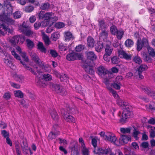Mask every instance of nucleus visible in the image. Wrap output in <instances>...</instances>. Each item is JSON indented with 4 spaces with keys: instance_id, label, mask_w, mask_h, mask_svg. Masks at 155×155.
<instances>
[{
    "instance_id": "26",
    "label": "nucleus",
    "mask_w": 155,
    "mask_h": 155,
    "mask_svg": "<svg viewBox=\"0 0 155 155\" xmlns=\"http://www.w3.org/2000/svg\"><path fill=\"white\" fill-rule=\"evenodd\" d=\"M64 40L65 41H68L74 39L72 34L70 32H65L64 33Z\"/></svg>"
},
{
    "instance_id": "18",
    "label": "nucleus",
    "mask_w": 155,
    "mask_h": 155,
    "mask_svg": "<svg viewBox=\"0 0 155 155\" xmlns=\"http://www.w3.org/2000/svg\"><path fill=\"white\" fill-rule=\"evenodd\" d=\"M35 81L37 85L40 87L44 86L45 84L44 82V80L43 78H41V76L39 74L38 76H36Z\"/></svg>"
},
{
    "instance_id": "63",
    "label": "nucleus",
    "mask_w": 155,
    "mask_h": 155,
    "mask_svg": "<svg viewBox=\"0 0 155 155\" xmlns=\"http://www.w3.org/2000/svg\"><path fill=\"white\" fill-rule=\"evenodd\" d=\"M34 9V7L32 6H28L25 7V10L26 12H30L32 11Z\"/></svg>"
},
{
    "instance_id": "8",
    "label": "nucleus",
    "mask_w": 155,
    "mask_h": 155,
    "mask_svg": "<svg viewBox=\"0 0 155 155\" xmlns=\"http://www.w3.org/2000/svg\"><path fill=\"white\" fill-rule=\"evenodd\" d=\"M44 19L47 22L53 23L58 20V18L52 12H47L45 14Z\"/></svg>"
},
{
    "instance_id": "34",
    "label": "nucleus",
    "mask_w": 155,
    "mask_h": 155,
    "mask_svg": "<svg viewBox=\"0 0 155 155\" xmlns=\"http://www.w3.org/2000/svg\"><path fill=\"white\" fill-rule=\"evenodd\" d=\"M0 25L1 26V28L4 30L5 33H6L7 32L10 33H12V30L8 28V26H6L4 23L0 24Z\"/></svg>"
},
{
    "instance_id": "15",
    "label": "nucleus",
    "mask_w": 155,
    "mask_h": 155,
    "mask_svg": "<svg viewBox=\"0 0 155 155\" xmlns=\"http://www.w3.org/2000/svg\"><path fill=\"white\" fill-rule=\"evenodd\" d=\"M4 5L6 7V12L5 14H6V15H8L12 14L13 9L10 3L8 0H6L4 1Z\"/></svg>"
},
{
    "instance_id": "27",
    "label": "nucleus",
    "mask_w": 155,
    "mask_h": 155,
    "mask_svg": "<svg viewBox=\"0 0 155 155\" xmlns=\"http://www.w3.org/2000/svg\"><path fill=\"white\" fill-rule=\"evenodd\" d=\"M29 28V26L26 23L24 22L22 24L18 25V28L21 32H23Z\"/></svg>"
},
{
    "instance_id": "30",
    "label": "nucleus",
    "mask_w": 155,
    "mask_h": 155,
    "mask_svg": "<svg viewBox=\"0 0 155 155\" xmlns=\"http://www.w3.org/2000/svg\"><path fill=\"white\" fill-rule=\"evenodd\" d=\"M43 39L45 42V45L47 46L49 45L51 43L49 37L47 36L44 32L42 33Z\"/></svg>"
},
{
    "instance_id": "9",
    "label": "nucleus",
    "mask_w": 155,
    "mask_h": 155,
    "mask_svg": "<svg viewBox=\"0 0 155 155\" xmlns=\"http://www.w3.org/2000/svg\"><path fill=\"white\" fill-rule=\"evenodd\" d=\"M21 148L23 153L24 154H28L29 152H30L31 155L33 153L31 151L30 147H28L26 139H24L23 140L22 144H21Z\"/></svg>"
},
{
    "instance_id": "20",
    "label": "nucleus",
    "mask_w": 155,
    "mask_h": 155,
    "mask_svg": "<svg viewBox=\"0 0 155 155\" xmlns=\"http://www.w3.org/2000/svg\"><path fill=\"white\" fill-rule=\"evenodd\" d=\"M86 72L89 74H93L94 73V70L90 64L86 63L84 65Z\"/></svg>"
},
{
    "instance_id": "33",
    "label": "nucleus",
    "mask_w": 155,
    "mask_h": 155,
    "mask_svg": "<svg viewBox=\"0 0 155 155\" xmlns=\"http://www.w3.org/2000/svg\"><path fill=\"white\" fill-rule=\"evenodd\" d=\"M15 80L19 82H22L24 80V77L21 75L15 74L14 75Z\"/></svg>"
},
{
    "instance_id": "46",
    "label": "nucleus",
    "mask_w": 155,
    "mask_h": 155,
    "mask_svg": "<svg viewBox=\"0 0 155 155\" xmlns=\"http://www.w3.org/2000/svg\"><path fill=\"white\" fill-rule=\"evenodd\" d=\"M108 89L109 90L110 93H111L114 97L115 98H117L119 96L117 93L116 91L114 90L112 88L110 87H108Z\"/></svg>"
},
{
    "instance_id": "24",
    "label": "nucleus",
    "mask_w": 155,
    "mask_h": 155,
    "mask_svg": "<svg viewBox=\"0 0 155 155\" xmlns=\"http://www.w3.org/2000/svg\"><path fill=\"white\" fill-rule=\"evenodd\" d=\"M37 46L38 49L41 52L45 53L46 52V49L42 42L39 41L37 45Z\"/></svg>"
},
{
    "instance_id": "2",
    "label": "nucleus",
    "mask_w": 155,
    "mask_h": 155,
    "mask_svg": "<svg viewBox=\"0 0 155 155\" xmlns=\"http://www.w3.org/2000/svg\"><path fill=\"white\" fill-rule=\"evenodd\" d=\"M97 73L100 77L104 78H109V75L111 74L106 68L102 66L97 68Z\"/></svg>"
},
{
    "instance_id": "56",
    "label": "nucleus",
    "mask_w": 155,
    "mask_h": 155,
    "mask_svg": "<svg viewBox=\"0 0 155 155\" xmlns=\"http://www.w3.org/2000/svg\"><path fill=\"white\" fill-rule=\"evenodd\" d=\"M21 13L19 11L15 12L13 14V17L15 18H19L21 17Z\"/></svg>"
},
{
    "instance_id": "64",
    "label": "nucleus",
    "mask_w": 155,
    "mask_h": 155,
    "mask_svg": "<svg viewBox=\"0 0 155 155\" xmlns=\"http://www.w3.org/2000/svg\"><path fill=\"white\" fill-rule=\"evenodd\" d=\"M137 49L138 51H140L141 50L143 46V44L140 42V41H137Z\"/></svg>"
},
{
    "instance_id": "13",
    "label": "nucleus",
    "mask_w": 155,
    "mask_h": 155,
    "mask_svg": "<svg viewBox=\"0 0 155 155\" xmlns=\"http://www.w3.org/2000/svg\"><path fill=\"white\" fill-rule=\"evenodd\" d=\"M1 53L4 54L5 57L3 59L4 62L7 65H9L12 63L11 57L10 54L6 52L3 50L1 51Z\"/></svg>"
},
{
    "instance_id": "25",
    "label": "nucleus",
    "mask_w": 155,
    "mask_h": 155,
    "mask_svg": "<svg viewBox=\"0 0 155 155\" xmlns=\"http://www.w3.org/2000/svg\"><path fill=\"white\" fill-rule=\"evenodd\" d=\"M95 41L94 39L91 36H89L87 38V46L90 48H93L94 45Z\"/></svg>"
},
{
    "instance_id": "48",
    "label": "nucleus",
    "mask_w": 155,
    "mask_h": 155,
    "mask_svg": "<svg viewBox=\"0 0 155 155\" xmlns=\"http://www.w3.org/2000/svg\"><path fill=\"white\" fill-rule=\"evenodd\" d=\"M113 87L117 90H119L120 88V86L122 85L121 83H117L114 82L112 84Z\"/></svg>"
},
{
    "instance_id": "7",
    "label": "nucleus",
    "mask_w": 155,
    "mask_h": 155,
    "mask_svg": "<svg viewBox=\"0 0 155 155\" xmlns=\"http://www.w3.org/2000/svg\"><path fill=\"white\" fill-rule=\"evenodd\" d=\"M66 58L68 61H74L77 60H81L82 55L81 54L72 52L67 55Z\"/></svg>"
},
{
    "instance_id": "19",
    "label": "nucleus",
    "mask_w": 155,
    "mask_h": 155,
    "mask_svg": "<svg viewBox=\"0 0 155 155\" xmlns=\"http://www.w3.org/2000/svg\"><path fill=\"white\" fill-rule=\"evenodd\" d=\"M15 37V40L16 45L19 43V44H22L24 42L25 40V37L22 35H15L14 36Z\"/></svg>"
},
{
    "instance_id": "38",
    "label": "nucleus",
    "mask_w": 155,
    "mask_h": 155,
    "mask_svg": "<svg viewBox=\"0 0 155 155\" xmlns=\"http://www.w3.org/2000/svg\"><path fill=\"white\" fill-rule=\"evenodd\" d=\"M140 134V132L136 127L134 128L133 136L134 138L136 140H137L139 139L138 135Z\"/></svg>"
},
{
    "instance_id": "49",
    "label": "nucleus",
    "mask_w": 155,
    "mask_h": 155,
    "mask_svg": "<svg viewBox=\"0 0 155 155\" xmlns=\"http://www.w3.org/2000/svg\"><path fill=\"white\" fill-rule=\"evenodd\" d=\"M124 34V32L123 31L118 30L116 33V35L117 38L118 39H120L123 37Z\"/></svg>"
},
{
    "instance_id": "11",
    "label": "nucleus",
    "mask_w": 155,
    "mask_h": 155,
    "mask_svg": "<svg viewBox=\"0 0 155 155\" xmlns=\"http://www.w3.org/2000/svg\"><path fill=\"white\" fill-rule=\"evenodd\" d=\"M30 56L32 60L38 66L42 67L44 66L43 62L39 59L38 56L35 53H31Z\"/></svg>"
},
{
    "instance_id": "44",
    "label": "nucleus",
    "mask_w": 155,
    "mask_h": 155,
    "mask_svg": "<svg viewBox=\"0 0 155 155\" xmlns=\"http://www.w3.org/2000/svg\"><path fill=\"white\" fill-rule=\"evenodd\" d=\"M82 154L83 155H89L90 152L88 149L86 147L81 149Z\"/></svg>"
},
{
    "instance_id": "45",
    "label": "nucleus",
    "mask_w": 155,
    "mask_h": 155,
    "mask_svg": "<svg viewBox=\"0 0 155 155\" xmlns=\"http://www.w3.org/2000/svg\"><path fill=\"white\" fill-rule=\"evenodd\" d=\"M148 52L150 55L152 57L154 56L155 55V51L152 48L148 47H147Z\"/></svg>"
},
{
    "instance_id": "58",
    "label": "nucleus",
    "mask_w": 155,
    "mask_h": 155,
    "mask_svg": "<svg viewBox=\"0 0 155 155\" xmlns=\"http://www.w3.org/2000/svg\"><path fill=\"white\" fill-rule=\"evenodd\" d=\"M15 147L17 155L21 154L20 146L18 143L15 144Z\"/></svg>"
},
{
    "instance_id": "61",
    "label": "nucleus",
    "mask_w": 155,
    "mask_h": 155,
    "mask_svg": "<svg viewBox=\"0 0 155 155\" xmlns=\"http://www.w3.org/2000/svg\"><path fill=\"white\" fill-rule=\"evenodd\" d=\"M65 26L64 24L61 22H58L56 23L55 26L57 28H61L64 27Z\"/></svg>"
},
{
    "instance_id": "51",
    "label": "nucleus",
    "mask_w": 155,
    "mask_h": 155,
    "mask_svg": "<svg viewBox=\"0 0 155 155\" xmlns=\"http://www.w3.org/2000/svg\"><path fill=\"white\" fill-rule=\"evenodd\" d=\"M111 62L114 64H117L120 61V59L117 56H114L111 59Z\"/></svg>"
},
{
    "instance_id": "52",
    "label": "nucleus",
    "mask_w": 155,
    "mask_h": 155,
    "mask_svg": "<svg viewBox=\"0 0 155 155\" xmlns=\"http://www.w3.org/2000/svg\"><path fill=\"white\" fill-rule=\"evenodd\" d=\"M43 78L45 81H50L52 79L51 75L48 74H44L43 76Z\"/></svg>"
},
{
    "instance_id": "12",
    "label": "nucleus",
    "mask_w": 155,
    "mask_h": 155,
    "mask_svg": "<svg viewBox=\"0 0 155 155\" xmlns=\"http://www.w3.org/2000/svg\"><path fill=\"white\" fill-rule=\"evenodd\" d=\"M61 113L63 115V117L64 119L67 122H74L75 119L72 116L67 114V112H65L64 109L61 110Z\"/></svg>"
},
{
    "instance_id": "14",
    "label": "nucleus",
    "mask_w": 155,
    "mask_h": 155,
    "mask_svg": "<svg viewBox=\"0 0 155 155\" xmlns=\"http://www.w3.org/2000/svg\"><path fill=\"white\" fill-rule=\"evenodd\" d=\"M104 137V139L105 140L115 144V142L117 140V138L114 134L111 133H107Z\"/></svg>"
},
{
    "instance_id": "60",
    "label": "nucleus",
    "mask_w": 155,
    "mask_h": 155,
    "mask_svg": "<svg viewBox=\"0 0 155 155\" xmlns=\"http://www.w3.org/2000/svg\"><path fill=\"white\" fill-rule=\"evenodd\" d=\"M84 48V46L81 45H79L76 46L75 48L76 51L80 52L83 50Z\"/></svg>"
},
{
    "instance_id": "17",
    "label": "nucleus",
    "mask_w": 155,
    "mask_h": 155,
    "mask_svg": "<svg viewBox=\"0 0 155 155\" xmlns=\"http://www.w3.org/2000/svg\"><path fill=\"white\" fill-rule=\"evenodd\" d=\"M118 54L119 56L121 58H123L127 60L131 59V55L130 54H127L123 50L119 51Z\"/></svg>"
},
{
    "instance_id": "28",
    "label": "nucleus",
    "mask_w": 155,
    "mask_h": 155,
    "mask_svg": "<svg viewBox=\"0 0 155 155\" xmlns=\"http://www.w3.org/2000/svg\"><path fill=\"white\" fill-rule=\"evenodd\" d=\"M108 36V31L106 30H101L99 35L100 38L104 40Z\"/></svg>"
},
{
    "instance_id": "21",
    "label": "nucleus",
    "mask_w": 155,
    "mask_h": 155,
    "mask_svg": "<svg viewBox=\"0 0 155 155\" xmlns=\"http://www.w3.org/2000/svg\"><path fill=\"white\" fill-rule=\"evenodd\" d=\"M86 55L88 59L94 61L96 59L97 56L93 51H89L87 53Z\"/></svg>"
},
{
    "instance_id": "59",
    "label": "nucleus",
    "mask_w": 155,
    "mask_h": 155,
    "mask_svg": "<svg viewBox=\"0 0 155 155\" xmlns=\"http://www.w3.org/2000/svg\"><path fill=\"white\" fill-rule=\"evenodd\" d=\"M121 132L124 134L129 133L130 132V130L129 128H121L120 129Z\"/></svg>"
},
{
    "instance_id": "50",
    "label": "nucleus",
    "mask_w": 155,
    "mask_h": 155,
    "mask_svg": "<svg viewBox=\"0 0 155 155\" xmlns=\"http://www.w3.org/2000/svg\"><path fill=\"white\" fill-rule=\"evenodd\" d=\"M110 31L111 34L114 35H116V33L118 30L117 27L114 25L111 26L110 28Z\"/></svg>"
},
{
    "instance_id": "54",
    "label": "nucleus",
    "mask_w": 155,
    "mask_h": 155,
    "mask_svg": "<svg viewBox=\"0 0 155 155\" xmlns=\"http://www.w3.org/2000/svg\"><path fill=\"white\" fill-rule=\"evenodd\" d=\"M50 5L48 3H44L41 5L40 7V8L43 10H45L49 8Z\"/></svg>"
},
{
    "instance_id": "23",
    "label": "nucleus",
    "mask_w": 155,
    "mask_h": 155,
    "mask_svg": "<svg viewBox=\"0 0 155 155\" xmlns=\"http://www.w3.org/2000/svg\"><path fill=\"white\" fill-rule=\"evenodd\" d=\"M98 25L99 29L101 30H106L108 28L107 25L105 23L103 20L98 21Z\"/></svg>"
},
{
    "instance_id": "41",
    "label": "nucleus",
    "mask_w": 155,
    "mask_h": 155,
    "mask_svg": "<svg viewBox=\"0 0 155 155\" xmlns=\"http://www.w3.org/2000/svg\"><path fill=\"white\" fill-rule=\"evenodd\" d=\"M20 62L24 65L25 68L27 70H29L31 73L34 74V75H36V74L35 71L33 69L31 68L27 65L26 64H25L23 62H22L21 61H20Z\"/></svg>"
},
{
    "instance_id": "43",
    "label": "nucleus",
    "mask_w": 155,
    "mask_h": 155,
    "mask_svg": "<svg viewBox=\"0 0 155 155\" xmlns=\"http://www.w3.org/2000/svg\"><path fill=\"white\" fill-rule=\"evenodd\" d=\"M59 34L58 32H55L53 33L51 36V38L53 41H56L59 37Z\"/></svg>"
},
{
    "instance_id": "62",
    "label": "nucleus",
    "mask_w": 155,
    "mask_h": 155,
    "mask_svg": "<svg viewBox=\"0 0 155 155\" xmlns=\"http://www.w3.org/2000/svg\"><path fill=\"white\" fill-rule=\"evenodd\" d=\"M133 60L135 62L139 64L141 63L142 62L140 58L137 56H135Z\"/></svg>"
},
{
    "instance_id": "37",
    "label": "nucleus",
    "mask_w": 155,
    "mask_h": 155,
    "mask_svg": "<svg viewBox=\"0 0 155 155\" xmlns=\"http://www.w3.org/2000/svg\"><path fill=\"white\" fill-rule=\"evenodd\" d=\"M103 46L102 43H101L100 42H98L95 45L96 51L98 52L101 51L102 50Z\"/></svg>"
},
{
    "instance_id": "32",
    "label": "nucleus",
    "mask_w": 155,
    "mask_h": 155,
    "mask_svg": "<svg viewBox=\"0 0 155 155\" xmlns=\"http://www.w3.org/2000/svg\"><path fill=\"white\" fill-rule=\"evenodd\" d=\"M148 129H150V137L153 138L155 136V127L150 125L147 126Z\"/></svg>"
},
{
    "instance_id": "29",
    "label": "nucleus",
    "mask_w": 155,
    "mask_h": 155,
    "mask_svg": "<svg viewBox=\"0 0 155 155\" xmlns=\"http://www.w3.org/2000/svg\"><path fill=\"white\" fill-rule=\"evenodd\" d=\"M59 134V131H57L54 133L53 132H51L48 136V138L49 140H52L55 138Z\"/></svg>"
},
{
    "instance_id": "3",
    "label": "nucleus",
    "mask_w": 155,
    "mask_h": 155,
    "mask_svg": "<svg viewBox=\"0 0 155 155\" xmlns=\"http://www.w3.org/2000/svg\"><path fill=\"white\" fill-rule=\"evenodd\" d=\"M94 152L98 155H107L108 153L109 155H115V153L112 152L111 149L110 148L106 149L100 148L97 149H95Z\"/></svg>"
},
{
    "instance_id": "42",
    "label": "nucleus",
    "mask_w": 155,
    "mask_h": 155,
    "mask_svg": "<svg viewBox=\"0 0 155 155\" xmlns=\"http://www.w3.org/2000/svg\"><path fill=\"white\" fill-rule=\"evenodd\" d=\"M125 45L128 47H131L134 44V42L133 41L129 39H127L125 42Z\"/></svg>"
},
{
    "instance_id": "31",
    "label": "nucleus",
    "mask_w": 155,
    "mask_h": 155,
    "mask_svg": "<svg viewBox=\"0 0 155 155\" xmlns=\"http://www.w3.org/2000/svg\"><path fill=\"white\" fill-rule=\"evenodd\" d=\"M49 112L52 118L55 120H57L58 119V115L55 110L53 109L52 110H49Z\"/></svg>"
},
{
    "instance_id": "5",
    "label": "nucleus",
    "mask_w": 155,
    "mask_h": 155,
    "mask_svg": "<svg viewBox=\"0 0 155 155\" xmlns=\"http://www.w3.org/2000/svg\"><path fill=\"white\" fill-rule=\"evenodd\" d=\"M52 90L57 93L63 96H65L67 94V92L64 88L58 84H54L52 87Z\"/></svg>"
},
{
    "instance_id": "4",
    "label": "nucleus",
    "mask_w": 155,
    "mask_h": 155,
    "mask_svg": "<svg viewBox=\"0 0 155 155\" xmlns=\"http://www.w3.org/2000/svg\"><path fill=\"white\" fill-rule=\"evenodd\" d=\"M52 90L57 93L63 96H65L67 94V92L64 88L58 84H54L52 87Z\"/></svg>"
},
{
    "instance_id": "40",
    "label": "nucleus",
    "mask_w": 155,
    "mask_h": 155,
    "mask_svg": "<svg viewBox=\"0 0 155 155\" xmlns=\"http://www.w3.org/2000/svg\"><path fill=\"white\" fill-rule=\"evenodd\" d=\"M26 41L28 48L31 49L34 47L35 44L33 41L29 39H27Z\"/></svg>"
},
{
    "instance_id": "36",
    "label": "nucleus",
    "mask_w": 155,
    "mask_h": 155,
    "mask_svg": "<svg viewBox=\"0 0 155 155\" xmlns=\"http://www.w3.org/2000/svg\"><path fill=\"white\" fill-rule=\"evenodd\" d=\"M75 89L78 92L82 95H84L85 91L82 89L81 86L80 85H78L76 86L75 87Z\"/></svg>"
},
{
    "instance_id": "47",
    "label": "nucleus",
    "mask_w": 155,
    "mask_h": 155,
    "mask_svg": "<svg viewBox=\"0 0 155 155\" xmlns=\"http://www.w3.org/2000/svg\"><path fill=\"white\" fill-rule=\"evenodd\" d=\"M148 68V67L145 64H141L138 69V72L142 73Z\"/></svg>"
},
{
    "instance_id": "57",
    "label": "nucleus",
    "mask_w": 155,
    "mask_h": 155,
    "mask_svg": "<svg viewBox=\"0 0 155 155\" xmlns=\"http://www.w3.org/2000/svg\"><path fill=\"white\" fill-rule=\"evenodd\" d=\"M20 54L24 61L26 62H28L29 61V59L26 55V53L25 52H22Z\"/></svg>"
},
{
    "instance_id": "22",
    "label": "nucleus",
    "mask_w": 155,
    "mask_h": 155,
    "mask_svg": "<svg viewBox=\"0 0 155 155\" xmlns=\"http://www.w3.org/2000/svg\"><path fill=\"white\" fill-rule=\"evenodd\" d=\"M22 33L26 36L30 37H33L36 35L35 33L30 29H27Z\"/></svg>"
},
{
    "instance_id": "39",
    "label": "nucleus",
    "mask_w": 155,
    "mask_h": 155,
    "mask_svg": "<svg viewBox=\"0 0 155 155\" xmlns=\"http://www.w3.org/2000/svg\"><path fill=\"white\" fill-rule=\"evenodd\" d=\"M113 51L112 48L109 46V45H106L105 48V53L108 55H110Z\"/></svg>"
},
{
    "instance_id": "55",
    "label": "nucleus",
    "mask_w": 155,
    "mask_h": 155,
    "mask_svg": "<svg viewBox=\"0 0 155 155\" xmlns=\"http://www.w3.org/2000/svg\"><path fill=\"white\" fill-rule=\"evenodd\" d=\"M155 103L152 102L149 105H146V108H149L151 110H155Z\"/></svg>"
},
{
    "instance_id": "53",
    "label": "nucleus",
    "mask_w": 155,
    "mask_h": 155,
    "mask_svg": "<svg viewBox=\"0 0 155 155\" xmlns=\"http://www.w3.org/2000/svg\"><path fill=\"white\" fill-rule=\"evenodd\" d=\"M71 155H80L77 149L75 148V147H73L71 148Z\"/></svg>"
},
{
    "instance_id": "35",
    "label": "nucleus",
    "mask_w": 155,
    "mask_h": 155,
    "mask_svg": "<svg viewBox=\"0 0 155 155\" xmlns=\"http://www.w3.org/2000/svg\"><path fill=\"white\" fill-rule=\"evenodd\" d=\"M15 96L19 98H22L24 97V94L20 90L15 91H14Z\"/></svg>"
},
{
    "instance_id": "6",
    "label": "nucleus",
    "mask_w": 155,
    "mask_h": 155,
    "mask_svg": "<svg viewBox=\"0 0 155 155\" xmlns=\"http://www.w3.org/2000/svg\"><path fill=\"white\" fill-rule=\"evenodd\" d=\"M52 90L57 93L63 96H65L67 94V92L64 88L58 84H54L52 87Z\"/></svg>"
},
{
    "instance_id": "1",
    "label": "nucleus",
    "mask_w": 155,
    "mask_h": 155,
    "mask_svg": "<svg viewBox=\"0 0 155 155\" xmlns=\"http://www.w3.org/2000/svg\"><path fill=\"white\" fill-rule=\"evenodd\" d=\"M117 104L123 107V111L120 112L119 116L120 117V121L124 123L125 122L126 120L132 115V113L130 111L128 105L127 103L124 101L119 98L117 101Z\"/></svg>"
},
{
    "instance_id": "10",
    "label": "nucleus",
    "mask_w": 155,
    "mask_h": 155,
    "mask_svg": "<svg viewBox=\"0 0 155 155\" xmlns=\"http://www.w3.org/2000/svg\"><path fill=\"white\" fill-rule=\"evenodd\" d=\"M142 90L148 95L155 99V91L148 87L142 86L141 87Z\"/></svg>"
},
{
    "instance_id": "16",
    "label": "nucleus",
    "mask_w": 155,
    "mask_h": 155,
    "mask_svg": "<svg viewBox=\"0 0 155 155\" xmlns=\"http://www.w3.org/2000/svg\"><path fill=\"white\" fill-rule=\"evenodd\" d=\"M131 137L130 135H122L119 139L120 143L122 145L127 143L128 141H131Z\"/></svg>"
}]
</instances>
